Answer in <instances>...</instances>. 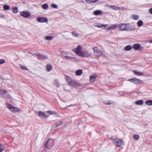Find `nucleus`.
I'll use <instances>...</instances> for the list:
<instances>
[{
	"instance_id": "nucleus-1",
	"label": "nucleus",
	"mask_w": 152,
	"mask_h": 152,
	"mask_svg": "<svg viewBox=\"0 0 152 152\" xmlns=\"http://www.w3.org/2000/svg\"><path fill=\"white\" fill-rule=\"evenodd\" d=\"M53 140L51 138L49 139L47 142L44 144V151H46V149H51L53 146Z\"/></svg>"
},
{
	"instance_id": "nucleus-2",
	"label": "nucleus",
	"mask_w": 152,
	"mask_h": 152,
	"mask_svg": "<svg viewBox=\"0 0 152 152\" xmlns=\"http://www.w3.org/2000/svg\"><path fill=\"white\" fill-rule=\"evenodd\" d=\"M128 24L121 23L118 24V27H119L121 31H130L134 29L128 27Z\"/></svg>"
},
{
	"instance_id": "nucleus-3",
	"label": "nucleus",
	"mask_w": 152,
	"mask_h": 152,
	"mask_svg": "<svg viewBox=\"0 0 152 152\" xmlns=\"http://www.w3.org/2000/svg\"><path fill=\"white\" fill-rule=\"evenodd\" d=\"M65 79L69 84L71 86L75 87L78 85V84L70 77L66 76Z\"/></svg>"
},
{
	"instance_id": "nucleus-4",
	"label": "nucleus",
	"mask_w": 152,
	"mask_h": 152,
	"mask_svg": "<svg viewBox=\"0 0 152 152\" xmlns=\"http://www.w3.org/2000/svg\"><path fill=\"white\" fill-rule=\"evenodd\" d=\"M109 139H112L114 144L117 147H120L123 145V141L122 140L118 139H114L110 138Z\"/></svg>"
},
{
	"instance_id": "nucleus-5",
	"label": "nucleus",
	"mask_w": 152,
	"mask_h": 152,
	"mask_svg": "<svg viewBox=\"0 0 152 152\" xmlns=\"http://www.w3.org/2000/svg\"><path fill=\"white\" fill-rule=\"evenodd\" d=\"M93 50L94 54L97 56L99 57L101 56H104L103 54V51L99 49L97 47L93 48Z\"/></svg>"
},
{
	"instance_id": "nucleus-6",
	"label": "nucleus",
	"mask_w": 152,
	"mask_h": 152,
	"mask_svg": "<svg viewBox=\"0 0 152 152\" xmlns=\"http://www.w3.org/2000/svg\"><path fill=\"white\" fill-rule=\"evenodd\" d=\"M0 95L2 97L5 99H12L11 95L6 90H3Z\"/></svg>"
},
{
	"instance_id": "nucleus-7",
	"label": "nucleus",
	"mask_w": 152,
	"mask_h": 152,
	"mask_svg": "<svg viewBox=\"0 0 152 152\" xmlns=\"http://www.w3.org/2000/svg\"><path fill=\"white\" fill-rule=\"evenodd\" d=\"M6 106L9 109L13 112H18L20 111L18 108L13 106L11 104L8 103H6Z\"/></svg>"
},
{
	"instance_id": "nucleus-8",
	"label": "nucleus",
	"mask_w": 152,
	"mask_h": 152,
	"mask_svg": "<svg viewBox=\"0 0 152 152\" xmlns=\"http://www.w3.org/2000/svg\"><path fill=\"white\" fill-rule=\"evenodd\" d=\"M81 46L79 45L76 48L73 49V50L76 53L77 55L80 56V54H81V52H83L81 51Z\"/></svg>"
},
{
	"instance_id": "nucleus-9",
	"label": "nucleus",
	"mask_w": 152,
	"mask_h": 152,
	"mask_svg": "<svg viewBox=\"0 0 152 152\" xmlns=\"http://www.w3.org/2000/svg\"><path fill=\"white\" fill-rule=\"evenodd\" d=\"M20 15L24 18H28L30 16L31 13L28 12L23 11L20 12Z\"/></svg>"
},
{
	"instance_id": "nucleus-10",
	"label": "nucleus",
	"mask_w": 152,
	"mask_h": 152,
	"mask_svg": "<svg viewBox=\"0 0 152 152\" xmlns=\"http://www.w3.org/2000/svg\"><path fill=\"white\" fill-rule=\"evenodd\" d=\"M48 19L45 17H39L37 18V20L39 22H47L48 21Z\"/></svg>"
},
{
	"instance_id": "nucleus-11",
	"label": "nucleus",
	"mask_w": 152,
	"mask_h": 152,
	"mask_svg": "<svg viewBox=\"0 0 152 152\" xmlns=\"http://www.w3.org/2000/svg\"><path fill=\"white\" fill-rule=\"evenodd\" d=\"M80 55V56L84 57H88L91 56V54L88 51L81 52V54Z\"/></svg>"
},
{
	"instance_id": "nucleus-12",
	"label": "nucleus",
	"mask_w": 152,
	"mask_h": 152,
	"mask_svg": "<svg viewBox=\"0 0 152 152\" xmlns=\"http://www.w3.org/2000/svg\"><path fill=\"white\" fill-rule=\"evenodd\" d=\"M134 83L137 85H140L142 84H145V83L143 82L142 81L136 78H135Z\"/></svg>"
},
{
	"instance_id": "nucleus-13",
	"label": "nucleus",
	"mask_w": 152,
	"mask_h": 152,
	"mask_svg": "<svg viewBox=\"0 0 152 152\" xmlns=\"http://www.w3.org/2000/svg\"><path fill=\"white\" fill-rule=\"evenodd\" d=\"M132 47L135 50H138L139 49H142L143 48L141 47V45L139 44H135L133 45Z\"/></svg>"
},
{
	"instance_id": "nucleus-14",
	"label": "nucleus",
	"mask_w": 152,
	"mask_h": 152,
	"mask_svg": "<svg viewBox=\"0 0 152 152\" xmlns=\"http://www.w3.org/2000/svg\"><path fill=\"white\" fill-rule=\"evenodd\" d=\"M94 26L95 27L101 28L102 27H105L107 26H108V25H103L99 23H96L94 24Z\"/></svg>"
},
{
	"instance_id": "nucleus-15",
	"label": "nucleus",
	"mask_w": 152,
	"mask_h": 152,
	"mask_svg": "<svg viewBox=\"0 0 152 152\" xmlns=\"http://www.w3.org/2000/svg\"><path fill=\"white\" fill-rule=\"evenodd\" d=\"M62 123V121H60L53 124L52 125V127L55 128L61 125Z\"/></svg>"
},
{
	"instance_id": "nucleus-16",
	"label": "nucleus",
	"mask_w": 152,
	"mask_h": 152,
	"mask_svg": "<svg viewBox=\"0 0 152 152\" xmlns=\"http://www.w3.org/2000/svg\"><path fill=\"white\" fill-rule=\"evenodd\" d=\"M37 56L38 58L40 60L45 59L48 58L47 56L45 55H37Z\"/></svg>"
},
{
	"instance_id": "nucleus-17",
	"label": "nucleus",
	"mask_w": 152,
	"mask_h": 152,
	"mask_svg": "<svg viewBox=\"0 0 152 152\" xmlns=\"http://www.w3.org/2000/svg\"><path fill=\"white\" fill-rule=\"evenodd\" d=\"M102 11L100 10H96L93 12V14L97 16L101 15L102 14Z\"/></svg>"
},
{
	"instance_id": "nucleus-18",
	"label": "nucleus",
	"mask_w": 152,
	"mask_h": 152,
	"mask_svg": "<svg viewBox=\"0 0 152 152\" xmlns=\"http://www.w3.org/2000/svg\"><path fill=\"white\" fill-rule=\"evenodd\" d=\"M133 72L135 75L138 76H142L144 75V74L143 72H138L136 71H134Z\"/></svg>"
},
{
	"instance_id": "nucleus-19",
	"label": "nucleus",
	"mask_w": 152,
	"mask_h": 152,
	"mask_svg": "<svg viewBox=\"0 0 152 152\" xmlns=\"http://www.w3.org/2000/svg\"><path fill=\"white\" fill-rule=\"evenodd\" d=\"M83 73V71L81 69H78L75 72V74L76 75L80 76Z\"/></svg>"
},
{
	"instance_id": "nucleus-20",
	"label": "nucleus",
	"mask_w": 152,
	"mask_h": 152,
	"mask_svg": "<svg viewBox=\"0 0 152 152\" xmlns=\"http://www.w3.org/2000/svg\"><path fill=\"white\" fill-rule=\"evenodd\" d=\"M96 76L94 75L91 76L90 77V82L91 83H93L95 81V78H96Z\"/></svg>"
},
{
	"instance_id": "nucleus-21",
	"label": "nucleus",
	"mask_w": 152,
	"mask_h": 152,
	"mask_svg": "<svg viewBox=\"0 0 152 152\" xmlns=\"http://www.w3.org/2000/svg\"><path fill=\"white\" fill-rule=\"evenodd\" d=\"M38 115L40 116H43L45 118H47L48 117V116L46 115L45 114L41 111L39 112Z\"/></svg>"
},
{
	"instance_id": "nucleus-22",
	"label": "nucleus",
	"mask_w": 152,
	"mask_h": 152,
	"mask_svg": "<svg viewBox=\"0 0 152 152\" xmlns=\"http://www.w3.org/2000/svg\"><path fill=\"white\" fill-rule=\"evenodd\" d=\"M109 7L113 9L116 10H119L120 9V8L119 7L113 5L110 6H109Z\"/></svg>"
},
{
	"instance_id": "nucleus-23",
	"label": "nucleus",
	"mask_w": 152,
	"mask_h": 152,
	"mask_svg": "<svg viewBox=\"0 0 152 152\" xmlns=\"http://www.w3.org/2000/svg\"><path fill=\"white\" fill-rule=\"evenodd\" d=\"M143 103V101L142 100H139L136 101V104L138 105H141Z\"/></svg>"
},
{
	"instance_id": "nucleus-24",
	"label": "nucleus",
	"mask_w": 152,
	"mask_h": 152,
	"mask_svg": "<svg viewBox=\"0 0 152 152\" xmlns=\"http://www.w3.org/2000/svg\"><path fill=\"white\" fill-rule=\"evenodd\" d=\"M132 48V47L130 45H128L124 48V49L126 51H129Z\"/></svg>"
},
{
	"instance_id": "nucleus-25",
	"label": "nucleus",
	"mask_w": 152,
	"mask_h": 152,
	"mask_svg": "<svg viewBox=\"0 0 152 152\" xmlns=\"http://www.w3.org/2000/svg\"><path fill=\"white\" fill-rule=\"evenodd\" d=\"M145 104L148 105H152V100H150L147 101L145 102Z\"/></svg>"
},
{
	"instance_id": "nucleus-26",
	"label": "nucleus",
	"mask_w": 152,
	"mask_h": 152,
	"mask_svg": "<svg viewBox=\"0 0 152 152\" xmlns=\"http://www.w3.org/2000/svg\"><path fill=\"white\" fill-rule=\"evenodd\" d=\"M52 67V66L51 65L48 64L46 66V69L48 72H49L51 70Z\"/></svg>"
},
{
	"instance_id": "nucleus-27",
	"label": "nucleus",
	"mask_w": 152,
	"mask_h": 152,
	"mask_svg": "<svg viewBox=\"0 0 152 152\" xmlns=\"http://www.w3.org/2000/svg\"><path fill=\"white\" fill-rule=\"evenodd\" d=\"M111 29H114L118 27V24H115L111 25L110 26Z\"/></svg>"
},
{
	"instance_id": "nucleus-28",
	"label": "nucleus",
	"mask_w": 152,
	"mask_h": 152,
	"mask_svg": "<svg viewBox=\"0 0 152 152\" xmlns=\"http://www.w3.org/2000/svg\"><path fill=\"white\" fill-rule=\"evenodd\" d=\"M12 11L14 13H17L18 11V8L16 7H13L12 9Z\"/></svg>"
},
{
	"instance_id": "nucleus-29",
	"label": "nucleus",
	"mask_w": 152,
	"mask_h": 152,
	"mask_svg": "<svg viewBox=\"0 0 152 152\" xmlns=\"http://www.w3.org/2000/svg\"><path fill=\"white\" fill-rule=\"evenodd\" d=\"M53 38V37L50 36H46L45 38V39L46 40H52Z\"/></svg>"
},
{
	"instance_id": "nucleus-30",
	"label": "nucleus",
	"mask_w": 152,
	"mask_h": 152,
	"mask_svg": "<svg viewBox=\"0 0 152 152\" xmlns=\"http://www.w3.org/2000/svg\"><path fill=\"white\" fill-rule=\"evenodd\" d=\"M137 24L138 27H140L143 24V22L142 20H140L137 22Z\"/></svg>"
},
{
	"instance_id": "nucleus-31",
	"label": "nucleus",
	"mask_w": 152,
	"mask_h": 152,
	"mask_svg": "<svg viewBox=\"0 0 152 152\" xmlns=\"http://www.w3.org/2000/svg\"><path fill=\"white\" fill-rule=\"evenodd\" d=\"M133 138L134 140H137L139 138L140 136L137 134H135L133 135Z\"/></svg>"
},
{
	"instance_id": "nucleus-32",
	"label": "nucleus",
	"mask_w": 152,
	"mask_h": 152,
	"mask_svg": "<svg viewBox=\"0 0 152 152\" xmlns=\"http://www.w3.org/2000/svg\"><path fill=\"white\" fill-rule=\"evenodd\" d=\"M139 16L138 15H133L132 16V18L133 19L135 20H137L138 19Z\"/></svg>"
},
{
	"instance_id": "nucleus-33",
	"label": "nucleus",
	"mask_w": 152,
	"mask_h": 152,
	"mask_svg": "<svg viewBox=\"0 0 152 152\" xmlns=\"http://www.w3.org/2000/svg\"><path fill=\"white\" fill-rule=\"evenodd\" d=\"M99 0H86V1L89 3H94L98 1Z\"/></svg>"
},
{
	"instance_id": "nucleus-34",
	"label": "nucleus",
	"mask_w": 152,
	"mask_h": 152,
	"mask_svg": "<svg viewBox=\"0 0 152 152\" xmlns=\"http://www.w3.org/2000/svg\"><path fill=\"white\" fill-rule=\"evenodd\" d=\"M48 7V5L47 4H44L42 5V8L45 10L47 9Z\"/></svg>"
},
{
	"instance_id": "nucleus-35",
	"label": "nucleus",
	"mask_w": 152,
	"mask_h": 152,
	"mask_svg": "<svg viewBox=\"0 0 152 152\" xmlns=\"http://www.w3.org/2000/svg\"><path fill=\"white\" fill-rule=\"evenodd\" d=\"M4 9L5 10H8L10 9V7L7 5H5L4 6Z\"/></svg>"
},
{
	"instance_id": "nucleus-36",
	"label": "nucleus",
	"mask_w": 152,
	"mask_h": 152,
	"mask_svg": "<svg viewBox=\"0 0 152 152\" xmlns=\"http://www.w3.org/2000/svg\"><path fill=\"white\" fill-rule=\"evenodd\" d=\"M47 113L50 114H57V113H56L54 112L53 111H51V110H49V111H48Z\"/></svg>"
},
{
	"instance_id": "nucleus-37",
	"label": "nucleus",
	"mask_w": 152,
	"mask_h": 152,
	"mask_svg": "<svg viewBox=\"0 0 152 152\" xmlns=\"http://www.w3.org/2000/svg\"><path fill=\"white\" fill-rule=\"evenodd\" d=\"M20 67L22 69L26 70H28V69L26 66L23 65H20Z\"/></svg>"
},
{
	"instance_id": "nucleus-38",
	"label": "nucleus",
	"mask_w": 152,
	"mask_h": 152,
	"mask_svg": "<svg viewBox=\"0 0 152 152\" xmlns=\"http://www.w3.org/2000/svg\"><path fill=\"white\" fill-rule=\"evenodd\" d=\"M0 147V152H2L5 150V147L4 146L2 145H1Z\"/></svg>"
},
{
	"instance_id": "nucleus-39",
	"label": "nucleus",
	"mask_w": 152,
	"mask_h": 152,
	"mask_svg": "<svg viewBox=\"0 0 152 152\" xmlns=\"http://www.w3.org/2000/svg\"><path fill=\"white\" fill-rule=\"evenodd\" d=\"M54 84L57 87H59L60 86V84L58 83V81L56 80L54 82Z\"/></svg>"
},
{
	"instance_id": "nucleus-40",
	"label": "nucleus",
	"mask_w": 152,
	"mask_h": 152,
	"mask_svg": "<svg viewBox=\"0 0 152 152\" xmlns=\"http://www.w3.org/2000/svg\"><path fill=\"white\" fill-rule=\"evenodd\" d=\"M72 34L74 37H78V34L75 31H74L72 32Z\"/></svg>"
},
{
	"instance_id": "nucleus-41",
	"label": "nucleus",
	"mask_w": 152,
	"mask_h": 152,
	"mask_svg": "<svg viewBox=\"0 0 152 152\" xmlns=\"http://www.w3.org/2000/svg\"><path fill=\"white\" fill-rule=\"evenodd\" d=\"M69 60L72 61H75L76 60V59L75 58L70 56Z\"/></svg>"
},
{
	"instance_id": "nucleus-42",
	"label": "nucleus",
	"mask_w": 152,
	"mask_h": 152,
	"mask_svg": "<svg viewBox=\"0 0 152 152\" xmlns=\"http://www.w3.org/2000/svg\"><path fill=\"white\" fill-rule=\"evenodd\" d=\"M69 60L72 61H75L76 60V59L75 58L70 56Z\"/></svg>"
},
{
	"instance_id": "nucleus-43",
	"label": "nucleus",
	"mask_w": 152,
	"mask_h": 152,
	"mask_svg": "<svg viewBox=\"0 0 152 152\" xmlns=\"http://www.w3.org/2000/svg\"><path fill=\"white\" fill-rule=\"evenodd\" d=\"M51 6L52 7L54 8H56L58 7L56 4H52L51 5Z\"/></svg>"
},
{
	"instance_id": "nucleus-44",
	"label": "nucleus",
	"mask_w": 152,
	"mask_h": 152,
	"mask_svg": "<svg viewBox=\"0 0 152 152\" xmlns=\"http://www.w3.org/2000/svg\"><path fill=\"white\" fill-rule=\"evenodd\" d=\"M134 79H135V78H132V79H129L128 80L130 82H132V83H134Z\"/></svg>"
},
{
	"instance_id": "nucleus-45",
	"label": "nucleus",
	"mask_w": 152,
	"mask_h": 152,
	"mask_svg": "<svg viewBox=\"0 0 152 152\" xmlns=\"http://www.w3.org/2000/svg\"><path fill=\"white\" fill-rule=\"evenodd\" d=\"M5 61L3 59H0V64H3L4 63Z\"/></svg>"
},
{
	"instance_id": "nucleus-46",
	"label": "nucleus",
	"mask_w": 152,
	"mask_h": 152,
	"mask_svg": "<svg viewBox=\"0 0 152 152\" xmlns=\"http://www.w3.org/2000/svg\"><path fill=\"white\" fill-rule=\"evenodd\" d=\"M63 55L64 56V58H66L68 59V60H69V58H70V56H66L64 55Z\"/></svg>"
},
{
	"instance_id": "nucleus-47",
	"label": "nucleus",
	"mask_w": 152,
	"mask_h": 152,
	"mask_svg": "<svg viewBox=\"0 0 152 152\" xmlns=\"http://www.w3.org/2000/svg\"><path fill=\"white\" fill-rule=\"evenodd\" d=\"M104 103L106 104H111V103L110 102V101H108L107 102H104Z\"/></svg>"
},
{
	"instance_id": "nucleus-48",
	"label": "nucleus",
	"mask_w": 152,
	"mask_h": 152,
	"mask_svg": "<svg viewBox=\"0 0 152 152\" xmlns=\"http://www.w3.org/2000/svg\"><path fill=\"white\" fill-rule=\"evenodd\" d=\"M149 12L152 15V8H150L149 9Z\"/></svg>"
},
{
	"instance_id": "nucleus-49",
	"label": "nucleus",
	"mask_w": 152,
	"mask_h": 152,
	"mask_svg": "<svg viewBox=\"0 0 152 152\" xmlns=\"http://www.w3.org/2000/svg\"><path fill=\"white\" fill-rule=\"evenodd\" d=\"M107 30H112L111 29V28L110 26L108 27L107 29Z\"/></svg>"
},
{
	"instance_id": "nucleus-50",
	"label": "nucleus",
	"mask_w": 152,
	"mask_h": 152,
	"mask_svg": "<svg viewBox=\"0 0 152 152\" xmlns=\"http://www.w3.org/2000/svg\"><path fill=\"white\" fill-rule=\"evenodd\" d=\"M61 55L63 57H64V56L63 55H65V53L63 52H61Z\"/></svg>"
},
{
	"instance_id": "nucleus-51",
	"label": "nucleus",
	"mask_w": 152,
	"mask_h": 152,
	"mask_svg": "<svg viewBox=\"0 0 152 152\" xmlns=\"http://www.w3.org/2000/svg\"><path fill=\"white\" fill-rule=\"evenodd\" d=\"M3 90H2V89H0V95H1L2 91H3Z\"/></svg>"
},
{
	"instance_id": "nucleus-52",
	"label": "nucleus",
	"mask_w": 152,
	"mask_h": 152,
	"mask_svg": "<svg viewBox=\"0 0 152 152\" xmlns=\"http://www.w3.org/2000/svg\"><path fill=\"white\" fill-rule=\"evenodd\" d=\"M149 42L150 43H152V40H150L149 41Z\"/></svg>"
},
{
	"instance_id": "nucleus-53",
	"label": "nucleus",
	"mask_w": 152,
	"mask_h": 152,
	"mask_svg": "<svg viewBox=\"0 0 152 152\" xmlns=\"http://www.w3.org/2000/svg\"><path fill=\"white\" fill-rule=\"evenodd\" d=\"M149 76V75H146V76Z\"/></svg>"
},
{
	"instance_id": "nucleus-54",
	"label": "nucleus",
	"mask_w": 152,
	"mask_h": 152,
	"mask_svg": "<svg viewBox=\"0 0 152 152\" xmlns=\"http://www.w3.org/2000/svg\"><path fill=\"white\" fill-rule=\"evenodd\" d=\"M70 106H71L70 105V106H68V107H70Z\"/></svg>"
},
{
	"instance_id": "nucleus-55",
	"label": "nucleus",
	"mask_w": 152,
	"mask_h": 152,
	"mask_svg": "<svg viewBox=\"0 0 152 152\" xmlns=\"http://www.w3.org/2000/svg\"><path fill=\"white\" fill-rule=\"evenodd\" d=\"M1 144L0 143V146H1Z\"/></svg>"
}]
</instances>
